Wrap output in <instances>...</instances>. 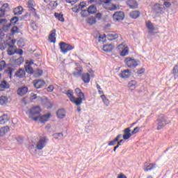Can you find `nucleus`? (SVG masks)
<instances>
[{
    "label": "nucleus",
    "instance_id": "1",
    "mask_svg": "<svg viewBox=\"0 0 178 178\" xmlns=\"http://www.w3.org/2000/svg\"><path fill=\"white\" fill-rule=\"evenodd\" d=\"M41 108L40 106H35L32 107L29 111V118L32 119L35 122H37L40 119Z\"/></svg>",
    "mask_w": 178,
    "mask_h": 178
},
{
    "label": "nucleus",
    "instance_id": "2",
    "mask_svg": "<svg viewBox=\"0 0 178 178\" xmlns=\"http://www.w3.org/2000/svg\"><path fill=\"white\" fill-rule=\"evenodd\" d=\"M156 122H157V130H162L166 124L170 123V121L168 120V117L163 114L160 115Z\"/></svg>",
    "mask_w": 178,
    "mask_h": 178
},
{
    "label": "nucleus",
    "instance_id": "3",
    "mask_svg": "<svg viewBox=\"0 0 178 178\" xmlns=\"http://www.w3.org/2000/svg\"><path fill=\"white\" fill-rule=\"evenodd\" d=\"M138 62H140V60L131 57H127L124 60V63L127 67H129V69H136V67L138 66Z\"/></svg>",
    "mask_w": 178,
    "mask_h": 178
},
{
    "label": "nucleus",
    "instance_id": "4",
    "mask_svg": "<svg viewBox=\"0 0 178 178\" xmlns=\"http://www.w3.org/2000/svg\"><path fill=\"white\" fill-rule=\"evenodd\" d=\"M35 6V1L34 0H29L27 2V8H29V11L31 12L34 17L36 19H40V15L37 14V10L34 8Z\"/></svg>",
    "mask_w": 178,
    "mask_h": 178
},
{
    "label": "nucleus",
    "instance_id": "5",
    "mask_svg": "<svg viewBox=\"0 0 178 178\" xmlns=\"http://www.w3.org/2000/svg\"><path fill=\"white\" fill-rule=\"evenodd\" d=\"M152 10L157 15H162L165 11V7L163 5L156 3L152 7Z\"/></svg>",
    "mask_w": 178,
    "mask_h": 178
},
{
    "label": "nucleus",
    "instance_id": "6",
    "mask_svg": "<svg viewBox=\"0 0 178 178\" xmlns=\"http://www.w3.org/2000/svg\"><path fill=\"white\" fill-rule=\"evenodd\" d=\"M113 22H122L124 19V13L123 11H117L113 15Z\"/></svg>",
    "mask_w": 178,
    "mask_h": 178
},
{
    "label": "nucleus",
    "instance_id": "7",
    "mask_svg": "<svg viewBox=\"0 0 178 178\" xmlns=\"http://www.w3.org/2000/svg\"><path fill=\"white\" fill-rule=\"evenodd\" d=\"M48 142V138L46 137H43L39 140L36 145L37 149L41 150L45 147L47 145V143Z\"/></svg>",
    "mask_w": 178,
    "mask_h": 178
},
{
    "label": "nucleus",
    "instance_id": "8",
    "mask_svg": "<svg viewBox=\"0 0 178 178\" xmlns=\"http://www.w3.org/2000/svg\"><path fill=\"white\" fill-rule=\"evenodd\" d=\"M67 97H69L70 100L72 104H75L76 106H79V104L81 102V100L79 102H76V97L73 96V90H68L67 92L65 93Z\"/></svg>",
    "mask_w": 178,
    "mask_h": 178
},
{
    "label": "nucleus",
    "instance_id": "9",
    "mask_svg": "<svg viewBox=\"0 0 178 178\" xmlns=\"http://www.w3.org/2000/svg\"><path fill=\"white\" fill-rule=\"evenodd\" d=\"M9 10H10L9 4L6 3L3 4L1 8H0V17H3V16H5V13H6V12H9Z\"/></svg>",
    "mask_w": 178,
    "mask_h": 178
},
{
    "label": "nucleus",
    "instance_id": "10",
    "mask_svg": "<svg viewBox=\"0 0 178 178\" xmlns=\"http://www.w3.org/2000/svg\"><path fill=\"white\" fill-rule=\"evenodd\" d=\"M27 92H29V88L26 86L19 88L17 90V95H19V97H23V95H26Z\"/></svg>",
    "mask_w": 178,
    "mask_h": 178
},
{
    "label": "nucleus",
    "instance_id": "11",
    "mask_svg": "<svg viewBox=\"0 0 178 178\" xmlns=\"http://www.w3.org/2000/svg\"><path fill=\"white\" fill-rule=\"evenodd\" d=\"M10 88V85L8 81L3 80L0 83V92L5 91V90H9Z\"/></svg>",
    "mask_w": 178,
    "mask_h": 178
},
{
    "label": "nucleus",
    "instance_id": "12",
    "mask_svg": "<svg viewBox=\"0 0 178 178\" xmlns=\"http://www.w3.org/2000/svg\"><path fill=\"white\" fill-rule=\"evenodd\" d=\"M33 86L35 88H37L38 90V88H42V87L45 86V81L41 79L33 81Z\"/></svg>",
    "mask_w": 178,
    "mask_h": 178
},
{
    "label": "nucleus",
    "instance_id": "13",
    "mask_svg": "<svg viewBox=\"0 0 178 178\" xmlns=\"http://www.w3.org/2000/svg\"><path fill=\"white\" fill-rule=\"evenodd\" d=\"M56 115L58 119H65V118H66V110L64 108L58 109L56 112Z\"/></svg>",
    "mask_w": 178,
    "mask_h": 178
},
{
    "label": "nucleus",
    "instance_id": "14",
    "mask_svg": "<svg viewBox=\"0 0 178 178\" xmlns=\"http://www.w3.org/2000/svg\"><path fill=\"white\" fill-rule=\"evenodd\" d=\"M119 49L122 48V51L120 54V56H126V55H129V47L123 46V44H119Z\"/></svg>",
    "mask_w": 178,
    "mask_h": 178
},
{
    "label": "nucleus",
    "instance_id": "15",
    "mask_svg": "<svg viewBox=\"0 0 178 178\" xmlns=\"http://www.w3.org/2000/svg\"><path fill=\"white\" fill-rule=\"evenodd\" d=\"M127 5L129 6L130 9H137L138 8V3L136 0H128Z\"/></svg>",
    "mask_w": 178,
    "mask_h": 178
},
{
    "label": "nucleus",
    "instance_id": "16",
    "mask_svg": "<svg viewBox=\"0 0 178 178\" xmlns=\"http://www.w3.org/2000/svg\"><path fill=\"white\" fill-rule=\"evenodd\" d=\"M55 35H56V29L52 30L49 36V41H50L53 44H55V42H56V38L55 37Z\"/></svg>",
    "mask_w": 178,
    "mask_h": 178
},
{
    "label": "nucleus",
    "instance_id": "17",
    "mask_svg": "<svg viewBox=\"0 0 178 178\" xmlns=\"http://www.w3.org/2000/svg\"><path fill=\"white\" fill-rule=\"evenodd\" d=\"M131 130L130 129V127L126 128L124 129L123 133V138L124 140H129L130 137H131L132 134L131 133Z\"/></svg>",
    "mask_w": 178,
    "mask_h": 178
},
{
    "label": "nucleus",
    "instance_id": "18",
    "mask_svg": "<svg viewBox=\"0 0 178 178\" xmlns=\"http://www.w3.org/2000/svg\"><path fill=\"white\" fill-rule=\"evenodd\" d=\"M81 80L85 84H88L91 80V76L88 73H83L81 76Z\"/></svg>",
    "mask_w": 178,
    "mask_h": 178
},
{
    "label": "nucleus",
    "instance_id": "19",
    "mask_svg": "<svg viewBox=\"0 0 178 178\" xmlns=\"http://www.w3.org/2000/svg\"><path fill=\"white\" fill-rule=\"evenodd\" d=\"M131 76V71L130 70H124L120 74L122 79H129Z\"/></svg>",
    "mask_w": 178,
    "mask_h": 178
},
{
    "label": "nucleus",
    "instance_id": "20",
    "mask_svg": "<svg viewBox=\"0 0 178 178\" xmlns=\"http://www.w3.org/2000/svg\"><path fill=\"white\" fill-rule=\"evenodd\" d=\"M78 97H75V102H80L81 99V103L79 104V106L83 104V101H86V97L84 96V93L83 92H81L79 95H76Z\"/></svg>",
    "mask_w": 178,
    "mask_h": 178
},
{
    "label": "nucleus",
    "instance_id": "21",
    "mask_svg": "<svg viewBox=\"0 0 178 178\" xmlns=\"http://www.w3.org/2000/svg\"><path fill=\"white\" fill-rule=\"evenodd\" d=\"M10 131V128L9 127L6 126L0 128V137H3Z\"/></svg>",
    "mask_w": 178,
    "mask_h": 178
},
{
    "label": "nucleus",
    "instance_id": "22",
    "mask_svg": "<svg viewBox=\"0 0 178 178\" xmlns=\"http://www.w3.org/2000/svg\"><path fill=\"white\" fill-rule=\"evenodd\" d=\"M51 118V113H48L42 116H39V120L40 123H45L46 122H48L49 118Z\"/></svg>",
    "mask_w": 178,
    "mask_h": 178
},
{
    "label": "nucleus",
    "instance_id": "23",
    "mask_svg": "<svg viewBox=\"0 0 178 178\" xmlns=\"http://www.w3.org/2000/svg\"><path fill=\"white\" fill-rule=\"evenodd\" d=\"M24 62V58H23V56H20L19 58L14 60L13 66H15V67H17V66H20V65H22Z\"/></svg>",
    "mask_w": 178,
    "mask_h": 178
},
{
    "label": "nucleus",
    "instance_id": "24",
    "mask_svg": "<svg viewBox=\"0 0 178 178\" xmlns=\"http://www.w3.org/2000/svg\"><path fill=\"white\" fill-rule=\"evenodd\" d=\"M106 37L108 41H113V40H118L119 38V35L115 33H108Z\"/></svg>",
    "mask_w": 178,
    "mask_h": 178
},
{
    "label": "nucleus",
    "instance_id": "25",
    "mask_svg": "<svg viewBox=\"0 0 178 178\" xmlns=\"http://www.w3.org/2000/svg\"><path fill=\"white\" fill-rule=\"evenodd\" d=\"M16 77H19V79H23L26 76V71L23 69H19L15 72Z\"/></svg>",
    "mask_w": 178,
    "mask_h": 178
},
{
    "label": "nucleus",
    "instance_id": "26",
    "mask_svg": "<svg viewBox=\"0 0 178 178\" xmlns=\"http://www.w3.org/2000/svg\"><path fill=\"white\" fill-rule=\"evenodd\" d=\"M87 12L89 15H95L97 13V7L95 5H90L88 8Z\"/></svg>",
    "mask_w": 178,
    "mask_h": 178
},
{
    "label": "nucleus",
    "instance_id": "27",
    "mask_svg": "<svg viewBox=\"0 0 178 178\" xmlns=\"http://www.w3.org/2000/svg\"><path fill=\"white\" fill-rule=\"evenodd\" d=\"M113 50V44H104L103 51L104 52H112Z\"/></svg>",
    "mask_w": 178,
    "mask_h": 178
},
{
    "label": "nucleus",
    "instance_id": "28",
    "mask_svg": "<svg viewBox=\"0 0 178 178\" xmlns=\"http://www.w3.org/2000/svg\"><path fill=\"white\" fill-rule=\"evenodd\" d=\"M9 121V117L8 114H3V115L0 116V124H5V123Z\"/></svg>",
    "mask_w": 178,
    "mask_h": 178
},
{
    "label": "nucleus",
    "instance_id": "29",
    "mask_svg": "<svg viewBox=\"0 0 178 178\" xmlns=\"http://www.w3.org/2000/svg\"><path fill=\"white\" fill-rule=\"evenodd\" d=\"M9 102V97L8 96L2 95L0 97V105H6Z\"/></svg>",
    "mask_w": 178,
    "mask_h": 178
},
{
    "label": "nucleus",
    "instance_id": "30",
    "mask_svg": "<svg viewBox=\"0 0 178 178\" xmlns=\"http://www.w3.org/2000/svg\"><path fill=\"white\" fill-rule=\"evenodd\" d=\"M140 11L134 10L130 13L129 16L130 17H131V19H138V17H140Z\"/></svg>",
    "mask_w": 178,
    "mask_h": 178
},
{
    "label": "nucleus",
    "instance_id": "31",
    "mask_svg": "<svg viewBox=\"0 0 178 178\" xmlns=\"http://www.w3.org/2000/svg\"><path fill=\"white\" fill-rule=\"evenodd\" d=\"M54 17L59 22H62L63 23V22H65V18L63 17V14H60L59 13H54Z\"/></svg>",
    "mask_w": 178,
    "mask_h": 178
},
{
    "label": "nucleus",
    "instance_id": "32",
    "mask_svg": "<svg viewBox=\"0 0 178 178\" xmlns=\"http://www.w3.org/2000/svg\"><path fill=\"white\" fill-rule=\"evenodd\" d=\"M86 23L90 24V26H92V24H95V23H97V19L94 17H90L87 19Z\"/></svg>",
    "mask_w": 178,
    "mask_h": 178
},
{
    "label": "nucleus",
    "instance_id": "33",
    "mask_svg": "<svg viewBox=\"0 0 178 178\" xmlns=\"http://www.w3.org/2000/svg\"><path fill=\"white\" fill-rule=\"evenodd\" d=\"M25 72L28 73V74H34V70L33 69V67L30 65H27L25 66Z\"/></svg>",
    "mask_w": 178,
    "mask_h": 178
},
{
    "label": "nucleus",
    "instance_id": "34",
    "mask_svg": "<svg viewBox=\"0 0 178 178\" xmlns=\"http://www.w3.org/2000/svg\"><path fill=\"white\" fill-rule=\"evenodd\" d=\"M75 71L72 73L73 76H74L75 77H80V76H83V70L80 69L79 70V68H76Z\"/></svg>",
    "mask_w": 178,
    "mask_h": 178
},
{
    "label": "nucleus",
    "instance_id": "35",
    "mask_svg": "<svg viewBox=\"0 0 178 178\" xmlns=\"http://www.w3.org/2000/svg\"><path fill=\"white\" fill-rule=\"evenodd\" d=\"M146 27L150 31H154V30H155V27H154V24H152V22H151V21H147V22L146 23Z\"/></svg>",
    "mask_w": 178,
    "mask_h": 178
},
{
    "label": "nucleus",
    "instance_id": "36",
    "mask_svg": "<svg viewBox=\"0 0 178 178\" xmlns=\"http://www.w3.org/2000/svg\"><path fill=\"white\" fill-rule=\"evenodd\" d=\"M59 45L61 52H63V54H66V43L62 42L59 44Z\"/></svg>",
    "mask_w": 178,
    "mask_h": 178
},
{
    "label": "nucleus",
    "instance_id": "37",
    "mask_svg": "<svg viewBox=\"0 0 178 178\" xmlns=\"http://www.w3.org/2000/svg\"><path fill=\"white\" fill-rule=\"evenodd\" d=\"M31 14L30 13H26L25 15H22L19 19L20 20H25V22H27V20H29L28 17H30Z\"/></svg>",
    "mask_w": 178,
    "mask_h": 178
},
{
    "label": "nucleus",
    "instance_id": "38",
    "mask_svg": "<svg viewBox=\"0 0 178 178\" xmlns=\"http://www.w3.org/2000/svg\"><path fill=\"white\" fill-rule=\"evenodd\" d=\"M19 33V27L17 26H14L11 29V34L12 35H15V34H18Z\"/></svg>",
    "mask_w": 178,
    "mask_h": 178
},
{
    "label": "nucleus",
    "instance_id": "39",
    "mask_svg": "<svg viewBox=\"0 0 178 178\" xmlns=\"http://www.w3.org/2000/svg\"><path fill=\"white\" fill-rule=\"evenodd\" d=\"M101 98H102L104 104H105L106 106H109V100L106 98L105 95H102Z\"/></svg>",
    "mask_w": 178,
    "mask_h": 178
},
{
    "label": "nucleus",
    "instance_id": "40",
    "mask_svg": "<svg viewBox=\"0 0 178 178\" xmlns=\"http://www.w3.org/2000/svg\"><path fill=\"white\" fill-rule=\"evenodd\" d=\"M10 22V24H11V26L12 24H17V22H19V17H17V16L13 17Z\"/></svg>",
    "mask_w": 178,
    "mask_h": 178
},
{
    "label": "nucleus",
    "instance_id": "41",
    "mask_svg": "<svg viewBox=\"0 0 178 178\" xmlns=\"http://www.w3.org/2000/svg\"><path fill=\"white\" fill-rule=\"evenodd\" d=\"M44 106L47 108V109H51L52 108V103L48 99L44 100Z\"/></svg>",
    "mask_w": 178,
    "mask_h": 178
},
{
    "label": "nucleus",
    "instance_id": "42",
    "mask_svg": "<svg viewBox=\"0 0 178 178\" xmlns=\"http://www.w3.org/2000/svg\"><path fill=\"white\" fill-rule=\"evenodd\" d=\"M44 72L42 70H37V71L34 73L35 77H41Z\"/></svg>",
    "mask_w": 178,
    "mask_h": 178
},
{
    "label": "nucleus",
    "instance_id": "43",
    "mask_svg": "<svg viewBox=\"0 0 178 178\" xmlns=\"http://www.w3.org/2000/svg\"><path fill=\"white\" fill-rule=\"evenodd\" d=\"M6 67V62L2 60L0 61V72H2Z\"/></svg>",
    "mask_w": 178,
    "mask_h": 178
},
{
    "label": "nucleus",
    "instance_id": "44",
    "mask_svg": "<svg viewBox=\"0 0 178 178\" xmlns=\"http://www.w3.org/2000/svg\"><path fill=\"white\" fill-rule=\"evenodd\" d=\"M13 13L15 16H20L23 13V10H17L16 8H14Z\"/></svg>",
    "mask_w": 178,
    "mask_h": 178
},
{
    "label": "nucleus",
    "instance_id": "45",
    "mask_svg": "<svg viewBox=\"0 0 178 178\" xmlns=\"http://www.w3.org/2000/svg\"><path fill=\"white\" fill-rule=\"evenodd\" d=\"M10 26H12V24L3 25V31H4V33H8V31H9V29H10Z\"/></svg>",
    "mask_w": 178,
    "mask_h": 178
},
{
    "label": "nucleus",
    "instance_id": "46",
    "mask_svg": "<svg viewBox=\"0 0 178 178\" xmlns=\"http://www.w3.org/2000/svg\"><path fill=\"white\" fill-rule=\"evenodd\" d=\"M74 47L72 46V44H66V49L64 50L65 51V54L68 52V51H72Z\"/></svg>",
    "mask_w": 178,
    "mask_h": 178
},
{
    "label": "nucleus",
    "instance_id": "47",
    "mask_svg": "<svg viewBox=\"0 0 178 178\" xmlns=\"http://www.w3.org/2000/svg\"><path fill=\"white\" fill-rule=\"evenodd\" d=\"M154 168V165H149L145 168V172H149V170H152Z\"/></svg>",
    "mask_w": 178,
    "mask_h": 178
},
{
    "label": "nucleus",
    "instance_id": "48",
    "mask_svg": "<svg viewBox=\"0 0 178 178\" xmlns=\"http://www.w3.org/2000/svg\"><path fill=\"white\" fill-rule=\"evenodd\" d=\"M104 38H106V35L104 34V35H100L99 36V42H104Z\"/></svg>",
    "mask_w": 178,
    "mask_h": 178
},
{
    "label": "nucleus",
    "instance_id": "49",
    "mask_svg": "<svg viewBox=\"0 0 178 178\" xmlns=\"http://www.w3.org/2000/svg\"><path fill=\"white\" fill-rule=\"evenodd\" d=\"M136 84H137L136 81H131L130 82H129L128 86L129 87L133 88L136 87Z\"/></svg>",
    "mask_w": 178,
    "mask_h": 178
},
{
    "label": "nucleus",
    "instance_id": "50",
    "mask_svg": "<svg viewBox=\"0 0 178 178\" xmlns=\"http://www.w3.org/2000/svg\"><path fill=\"white\" fill-rule=\"evenodd\" d=\"M140 130V128L138 127H136L134 129V130L131 131V134L132 136L134 134H137V133H138V131Z\"/></svg>",
    "mask_w": 178,
    "mask_h": 178
},
{
    "label": "nucleus",
    "instance_id": "51",
    "mask_svg": "<svg viewBox=\"0 0 178 178\" xmlns=\"http://www.w3.org/2000/svg\"><path fill=\"white\" fill-rule=\"evenodd\" d=\"M48 92H52V91H54V90H55V88L54 87V86L50 85L49 86L47 87V88Z\"/></svg>",
    "mask_w": 178,
    "mask_h": 178
},
{
    "label": "nucleus",
    "instance_id": "52",
    "mask_svg": "<svg viewBox=\"0 0 178 178\" xmlns=\"http://www.w3.org/2000/svg\"><path fill=\"white\" fill-rule=\"evenodd\" d=\"M172 73L173 74H178V65H175L174 68L172 69Z\"/></svg>",
    "mask_w": 178,
    "mask_h": 178
},
{
    "label": "nucleus",
    "instance_id": "53",
    "mask_svg": "<svg viewBox=\"0 0 178 178\" xmlns=\"http://www.w3.org/2000/svg\"><path fill=\"white\" fill-rule=\"evenodd\" d=\"M15 54H17L18 55H20V56L23 55V54H24L23 49H18L15 50Z\"/></svg>",
    "mask_w": 178,
    "mask_h": 178
},
{
    "label": "nucleus",
    "instance_id": "54",
    "mask_svg": "<svg viewBox=\"0 0 178 178\" xmlns=\"http://www.w3.org/2000/svg\"><path fill=\"white\" fill-rule=\"evenodd\" d=\"M145 72V70L144 68H140L139 70H137V74H143Z\"/></svg>",
    "mask_w": 178,
    "mask_h": 178
},
{
    "label": "nucleus",
    "instance_id": "55",
    "mask_svg": "<svg viewBox=\"0 0 178 178\" xmlns=\"http://www.w3.org/2000/svg\"><path fill=\"white\" fill-rule=\"evenodd\" d=\"M87 12H88L87 10H83L81 13V17H87V14H86L87 13Z\"/></svg>",
    "mask_w": 178,
    "mask_h": 178
},
{
    "label": "nucleus",
    "instance_id": "56",
    "mask_svg": "<svg viewBox=\"0 0 178 178\" xmlns=\"http://www.w3.org/2000/svg\"><path fill=\"white\" fill-rule=\"evenodd\" d=\"M95 17L96 19H98V20H101L102 17V13H97L96 15H95Z\"/></svg>",
    "mask_w": 178,
    "mask_h": 178
},
{
    "label": "nucleus",
    "instance_id": "57",
    "mask_svg": "<svg viewBox=\"0 0 178 178\" xmlns=\"http://www.w3.org/2000/svg\"><path fill=\"white\" fill-rule=\"evenodd\" d=\"M30 99H31L32 101L34 99H37V94L31 93Z\"/></svg>",
    "mask_w": 178,
    "mask_h": 178
},
{
    "label": "nucleus",
    "instance_id": "58",
    "mask_svg": "<svg viewBox=\"0 0 178 178\" xmlns=\"http://www.w3.org/2000/svg\"><path fill=\"white\" fill-rule=\"evenodd\" d=\"M163 6L164 7L165 6V8H170V6H172V4L170 3V2L164 1V4Z\"/></svg>",
    "mask_w": 178,
    "mask_h": 178
},
{
    "label": "nucleus",
    "instance_id": "59",
    "mask_svg": "<svg viewBox=\"0 0 178 178\" xmlns=\"http://www.w3.org/2000/svg\"><path fill=\"white\" fill-rule=\"evenodd\" d=\"M8 23L7 19H0V26L1 24H6Z\"/></svg>",
    "mask_w": 178,
    "mask_h": 178
},
{
    "label": "nucleus",
    "instance_id": "60",
    "mask_svg": "<svg viewBox=\"0 0 178 178\" xmlns=\"http://www.w3.org/2000/svg\"><path fill=\"white\" fill-rule=\"evenodd\" d=\"M116 9H118V7L116 6V5L115 4H113V6L110 7L108 8V10H111L112 12L113 10H116Z\"/></svg>",
    "mask_w": 178,
    "mask_h": 178
},
{
    "label": "nucleus",
    "instance_id": "61",
    "mask_svg": "<svg viewBox=\"0 0 178 178\" xmlns=\"http://www.w3.org/2000/svg\"><path fill=\"white\" fill-rule=\"evenodd\" d=\"M116 143H118L115 139L108 142V145L112 146V145H116Z\"/></svg>",
    "mask_w": 178,
    "mask_h": 178
},
{
    "label": "nucleus",
    "instance_id": "62",
    "mask_svg": "<svg viewBox=\"0 0 178 178\" xmlns=\"http://www.w3.org/2000/svg\"><path fill=\"white\" fill-rule=\"evenodd\" d=\"M55 138H58V137H63V133H57L54 134Z\"/></svg>",
    "mask_w": 178,
    "mask_h": 178
},
{
    "label": "nucleus",
    "instance_id": "63",
    "mask_svg": "<svg viewBox=\"0 0 178 178\" xmlns=\"http://www.w3.org/2000/svg\"><path fill=\"white\" fill-rule=\"evenodd\" d=\"M81 92V90H80V88H76L75 89V94H76V95H79Z\"/></svg>",
    "mask_w": 178,
    "mask_h": 178
},
{
    "label": "nucleus",
    "instance_id": "64",
    "mask_svg": "<svg viewBox=\"0 0 178 178\" xmlns=\"http://www.w3.org/2000/svg\"><path fill=\"white\" fill-rule=\"evenodd\" d=\"M16 54L15 51H13L12 50H8V54L12 56V55H15Z\"/></svg>",
    "mask_w": 178,
    "mask_h": 178
}]
</instances>
